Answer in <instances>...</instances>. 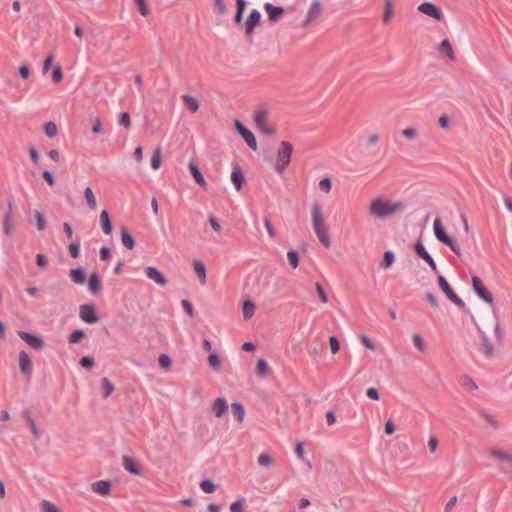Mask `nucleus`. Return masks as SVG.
<instances>
[{"instance_id": "26", "label": "nucleus", "mask_w": 512, "mask_h": 512, "mask_svg": "<svg viewBox=\"0 0 512 512\" xmlns=\"http://www.w3.org/2000/svg\"><path fill=\"white\" fill-rule=\"evenodd\" d=\"M439 51H440V53L445 54L449 58V60H451V61L456 60V55H455L452 45L448 39H444L441 41V43L439 45Z\"/></svg>"}, {"instance_id": "38", "label": "nucleus", "mask_w": 512, "mask_h": 512, "mask_svg": "<svg viewBox=\"0 0 512 512\" xmlns=\"http://www.w3.org/2000/svg\"><path fill=\"white\" fill-rule=\"evenodd\" d=\"M162 151H161V148L160 147H157L154 151H153V154H152V157H151V167L154 169V170H157L160 168L161 166V157H162Z\"/></svg>"}, {"instance_id": "37", "label": "nucleus", "mask_w": 512, "mask_h": 512, "mask_svg": "<svg viewBox=\"0 0 512 512\" xmlns=\"http://www.w3.org/2000/svg\"><path fill=\"white\" fill-rule=\"evenodd\" d=\"M86 337V333L84 330L77 329L74 330L68 337V342L70 344H76L79 343L81 340H83Z\"/></svg>"}, {"instance_id": "14", "label": "nucleus", "mask_w": 512, "mask_h": 512, "mask_svg": "<svg viewBox=\"0 0 512 512\" xmlns=\"http://www.w3.org/2000/svg\"><path fill=\"white\" fill-rule=\"evenodd\" d=\"M18 335L23 341H25L31 348L35 350H41L45 346V342L42 338L29 332L19 331Z\"/></svg>"}, {"instance_id": "5", "label": "nucleus", "mask_w": 512, "mask_h": 512, "mask_svg": "<svg viewBox=\"0 0 512 512\" xmlns=\"http://www.w3.org/2000/svg\"><path fill=\"white\" fill-rule=\"evenodd\" d=\"M437 280H438L439 288L443 291V293L446 295V297L451 302H453L456 306H458L462 311L469 312L465 302L450 287L446 278L442 275H439Z\"/></svg>"}, {"instance_id": "46", "label": "nucleus", "mask_w": 512, "mask_h": 512, "mask_svg": "<svg viewBox=\"0 0 512 512\" xmlns=\"http://www.w3.org/2000/svg\"><path fill=\"white\" fill-rule=\"evenodd\" d=\"M395 260L394 253L391 251H386L383 256V260L381 262V267L389 268Z\"/></svg>"}, {"instance_id": "42", "label": "nucleus", "mask_w": 512, "mask_h": 512, "mask_svg": "<svg viewBox=\"0 0 512 512\" xmlns=\"http://www.w3.org/2000/svg\"><path fill=\"white\" fill-rule=\"evenodd\" d=\"M41 512H61L59 508L48 500H42L40 503Z\"/></svg>"}, {"instance_id": "63", "label": "nucleus", "mask_w": 512, "mask_h": 512, "mask_svg": "<svg viewBox=\"0 0 512 512\" xmlns=\"http://www.w3.org/2000/svg\"><path fill=\"white\" fill-rule=\"evenodd\" d=\"M413 343H414L415 347H416L419 351L423 352V351L425 350V344H424V341H423L422 337H421L419 334H415V335L413 336Z\"/></svg>"}, {"instance_id": "13", "label": "nucleus", "mask_w": 512, "mask_h": 512, "mask_svg": "<svg viewBox=\"0 0 512 512\" xmlns=\"http://www.w3.org/2000/svg\"><path fill=\"white\" fill-rule=\"evenodd\" d=\"M322 4L319 0H314L307 12L306 19L302 22V28H307L309 24L319 18L322 14Z\"/></svg>"}, {"instance_id": "47", "label": "nucleus", "mask_w": 512, "mask_h": 512, "mask_svg": "<svg viewBox=\"0 0 512 512\" xmlns=\"http://www.w3.org/2000/svg\"><path fill=\"white\" fill-rule=\"evenodd\" d=\"M34 217L37 222V229L39 231H44L46 229V220L44 215L40 211L36 210L34 212Z\"/></svg>"}, {"instance_id": "31", "label": "nucleus", "mask_w": 512, "mask_h": 512, "mask_svg": "<svg viewBox=\"0 0 512 512\" xmlns=\"http://www.w3.org/2000/svg\"><path fill=\"white\" fill-rule=\"evenodd\" d=\"M193 265H194L195 273H196L197 277L199 278L201 284H205L206 283V267H205L204 263L200 260H195Z\"/></svg>"}, {"instance_id": "33", "label": "nucleus", "mask_w": 512, "mask_h": 512, "mask_svg": "<svg viewBox=\"0 0 512 512\" xmlns=\"http://www.w3.org/2000/svg\"><path fill=\"white\" fill-rule=\"evenodd\" d=\"M256 311V305L252 300H245L243 303V317L250 319Z\"/></svg>"}, {"instance_id": "30", "label": "nucleus", "mask_w": 512, "mask_h": 512, "mask_svg": "<svg viewBox=\"0 0 512 512\" xmlns=\"http://www.w3.org/2000/svg\"><path fill=\"white\" fill-rule=\"evenodd\" d=\"M111 490V482H93L92 491L101 494L108 495Z\"/></svg>"}, {"instance_id": "64", "label": "nucleus", "mask_w": 512, "mask_h": 512, "mask_svg": "<svg viewBox=\"0 0 512 512\" xmlns=\"http://www.w3.org/2000/svg\"><path fill=\"white\" fill-rule=\"evenodd\" d=\"M231 512H244L243 500H237L230 505Z\"/></svg>"}, {"instance_id": "45", "label": "nucleus", "mask_w": 512, "mask_h": 512, "mask_svg": "<svg viewBox=\"0 0 512 512\" xmlns=\"http://www.w3.org/2000/svg\"><path fill=\"white\" fill-rule=\"evenodd\" d=\"M44 131H45V134L49 138L55 137L57 135V133H58L57 126H56V124L54 122H47V123H45Z\"/></svg>"}, {"instance_id": "29", "label": "nucleus", "mask_w": 512, "mask_h": 512, "mask_svg": "<svg viewBox=\"0 0 512 512\" xmlns=\"http://www.w3.org/2000/svg\"><path fill=\"white\" fill-rule=\"evenodd\" d=\"M231 411L237 422L240 424L243 423L245 417L244 406L239 402H234L231 405Z\"/></svg>"}, {"instance_id": "32", "label": "nucleus", "mask_w": 512, "mask_h": 512, "mask_svg": "<svg viewBox=\"0 0 512 512\" xmlns=\"http://www.w3.org/2000/svg\"><path fill=\"white\" fill-rule=\"evenodd\" d=\"M182 100L184 101V103L186 104L187 108L191 112L198 111V109H199V101L194 96L185 94V95L182 96Z\"/></svg>"}, {"instance_id": "61", "label": "nucleus", "mask_w": 512, "mask_h": 512, "mask_svg": "<svg viewBox=\"0 0 512 512\" xmlns=\"http://www.w3.org/2000/svg\"><path fill=\"white\" fill-rule=\"evenodd\" d=\"M329 343H330L331 352L333 354L338 353L339 350H340V342L337 339V337L336 336H330L329 337Z\"/></svg>"}, {"instance_id": "60", "label": "nucleus", "mask_w": 512, "mask_h": 512, "mask_svg": "<svg viewBox=\"0 0 512 512\" xmlns=\"http://www.w3.org/2000/svg\"><path fill=\"white\" fill-rule=\"evenodd\" d=\"M54 58H55V56L53 53H49L47 55L46 59L44 60L43 67H42V72L44 74H46L49 71V69L51 68Z\"/></svg>"}, {"instance_id": "49", "label": "nucleus", "mask_w": 512, "mask_h": 512, "mask_svg": "<svg viewBox=\"0 0 512 512\" xmlns=\"http://www.w3.org/2000/svg\"><path fill=\"white\" fill-rule=\"evenodd\" d=\"M159 366L165 370L170 369L172 361L167 354H161L158 358Z\"/></svg>"}, {"instance_id": "59", "label": "nucleus", "mask_w": 512, "mask_h": 512, "mask_svg": "<svg viewBox=\"0 0 512 512\" xmlns=\"http://www.w3.org/2000/svg\"><path fill=\"white\" fill-rule=\"evenodd\" d=\"M214 7L218 14L225 15L227 14V7L223 0H213Z\"/></svg>"}, {"instance_id": "43", "label": "nucleus", "mask_w": 512, "mask_h": 512, "mask_svg": "<svg viewBox=\"0 0 512 512\" xmlns=\"http://www.w3.org/2000/svg\"><path fill=\"white\" fill-rule=\"evenodd\" d=\"M118 123L123 126L126 130L131 128V118L128 112H122L118 116Z\"/></svg>"}, {"instance_id": "56", "label": "nucleus", "mask_w": 512, "mask_h": 512, "mask_svg": "<svg viewBox=\"0 0 512 512\" xmlns=\"http://www.w3.org/2000/svg\"><path fill=\"white\" fill-rule=\"evenodd\" d=\"M80 365L83 368L91 369L95 365L94 358L90 356H84L80 359Z\"/></svg>"}, {"instance_id": "41", "label": "nucleus", "mask_w": 512, "mask_h": 512, "mask_svg": "<svg viewBox=\"0 0 512 512\" xmlns=\"http://www.w3.org/2000/svg\"><path fill=\"white\" fill-rule=\"evenodd\" d=\"M479 415L493 428H498V422L494 419L492 415H490L485 409L479 408L478 410Z\"/></svg>"}, {"instance_id": "12", "label": "nucleus", "mask_w": 512, "mask_h": 512, "mask_svg": "<svg viewBox=\"0 0 512 512\" xmlns=\"http://www.w3.org/2000/svg\"><path fill=\"white\" fill-rule=\"evenodd\" d=\"M418 10L421 13H423V14H425V15H427V16H429V17H431V18H433V19H435L437 21H443V19H444L443 12L434 3L424 2V3H422V4H420L418 6Z\"/></svg>"}, {"instance_id": "20", "label": "nucleus", "mask_w": 512, "mask_h": 512, "mask_svg": "<svg viewBox=\"0 0 512 512\" xmlns=\"http://www.w3.org/2000/svg\"><path fill=\"white\" fill-rule=\"evenodd\" d=\"M188 168H189V171H190L191 175L193 176L195 182L201 188L206 189L207 183H206L204 176H203L201 170L199 169V167L193 161H190L188 164Z\"/></svg>"}, {"instance_id": "11", "label": "nucleus", "mask_w": 512, "mask_h": 512, "mask_svg": "<svg viewBox=\"0 0 512 512\" xmlns=\"http://www.w3.org/2000/svg\"><path fill=\"white\" fill-rule=\"evenodd\" d=\"M235 128L246 144L252 149L257 150V141L254 134L244 126L239 120H235Z\"/></svg>"}, {"instance_id": "10", "label": "nucleus", "mask_w": 512, "mask_h": 512, "mask_svg": "<svg viewBox=\"0 0 512 512\" xmlns=\"http://www.w3.org/2000/svg\"><path fill=\"white\" fill-rule=\"evenodd\" d=\"M79 316L82 321L88 324H95L99 321L96 307L93 304H83L79 307Z\"/></svg>"}, {"instance_id": "35", "label": "nucleus", "mask_w": 512, "mask_h": 512, "mask_svg": "<svg viewBox=\"0 0 512 512\" xmlns=\"http://www.w3.org/2000/svg\"><path fill=\"white\" fill-rule=\"evenodd\" d=\"M22 416L27 421V423L29 424L32 434L36 438H38L39 437V430L37 428V425H36L35 421L32 419V417L30 415V411L29 410H24L22 412Z\"/></svg>"}, {"instance_id": "62", "label": "nucleus", "mask_w": 512, "mask_h": 512, "mask_svg": "<svg viewBox=\"0 0 512 512\" xmlns=\"http://www.w3.org/2000/svg\"><path fill=\"white\" fill-rule=\"evenodd\" d=\"M181 305L184 309V311L190 316V317H193L194 316V308H193V305L192 303L187 300V299H184L181 301Z\"/></svg>"}, {"instance_id": "48", "label": "nucleus", "mask_w": 512, "mask_h": 512, "mask_svg": "<svg viewBox=\"0 0 512 512\" xmlns=\"http://www.w3.org/2000/svg\"><path fill=\"white\" fill-rule=\"evenodd\" d=\"M208 363L209 365L216 371H218L221 367V359L220 357L215 354V353H211L209 356H208Z\"/></svg>"}, {"instance_id": "3", "label": "nucleus", "mask_w": 512, "mask_h": 512, "mask_svg": "<svg viewBox=\"0 0 512 512\" xmlns=\"http://www.w3.org/2000/svg\"><path fill=\"white\" fill-rule=\"evenodd\" d=\"M294 147L288 141H282L279 145L276 155L275 169L279 174H282L289 166Z\"/></svg>"}, {"instance_id": "22", "label": "nucleus", "mask_w": 512, "mask_h": 512, "mask_svg": "<svg viewBox=\"0 0 512 512\" xmlns=\"http://www.w3.org/2000/svg\"><path fill=\"white\" fill-rule=\"evenodd\" d=\"M19 366L20 370L25 375H30L32 372L31 359L26 351L22 350L19 353Z\"/></svg>"}, {"instance_id": "34", "label": "nucleus", "mask_w": 512, "mask_h": 512, "mask_svg": "<svg viewBox=\"0 0 512 512\" xmlns=\"http://www.w3.org/2000/svg\"><path fill=\"white\" fill-rule=\"evenodd\" d=\"M84 198L86 200V203L88 207L91 210H95L97 207L96 197L90 187L85 188L84 190Z\"/></svg>"}, {"instance_id": "25", "label": "nucleus", "mask_w": 512, "mask_h": 512, "mask_svg": "<svg viewBox=\"0 0 512 512\" xmlns=\"http://www.w3.org/2000/svg\"><path fill=\"white\" fill-rule=\"evenodd\" d=\"M228 404L224 398H217L212 404V411L218 418L222 417L227 411Z\"/></svg>"}, {"instance_id": "8", "label": "nucleus", "mask_w": 512, "mask_h": 512, "mask_svg": "<svg viewBox=\"0 0 512 512\" xmlns=\"http://www.w3.org/2000/svg\"><path fill=\"white\" fill-rule=\"evenodd\" d=\"M472 288L479 298L488 304H493L494 298L492 294L485 287L483 281L478 276L472 277Z\"/></svg>"}, {"instance_id": "21", "label": "nucleus", "mask_w": 512, "mask_h": 512, "mask_svg": "<svg viewBox=\"0 0 512 512\" xmlns=\"http://www.w3.org/2000/svg\"><path fill=\"white\" fill-rule=\"evenodd\" d=\"M123 466L126 471L135 476L141 475V468L139 464L129 456H123Z\"/></svg>"}, {"instance_id": "6", "label": "nucleus", "mask_w": 512, "mask_h": 512, "mask_svg": "<svg viewBox=\"0 0 512 512\" xmlns=\"http://www.w3.org/2000/svg\"><path fill=\"white\" fill-rule=\"evenodd\" d=\"M254 122L258 130L267 136H274L276 134V128L268 123L267 111L258 110L254 113Z\"/></svg>"}, {"instance_id": "7", "label": "nucleus", "mask_w": 512, "mask_h": 512, "mask_svg": "<svg viewBox=\"0 0 512 512\" xmlns=\"http://www.w3.org/2000/svg\"><path fill=\"white\" fill-rule=\"evenodd\" d=\"M261 18V13L256 9H253L247 17L245 22V37L250 42H252L254 30L260 24Z\"/></svg>"}, {"instance_id": "53", "label": "nucleus", "mask_w": 512, "mask_h": 512, "mask_svg": "<svg viewBox=\"0 0 512 512\" xmlns=\"http://www.w3.org/2000/svg\"><path fill=\"white\" fill-rule=\"evenodd\" d=\"M91 131H92L93 134H102V133H104V129H103V125H102L100 117H96L93 120V125H92Z\"/></svg>"}, {"instance_id": "16", "label": "nucleus", "mask_w": 512, "mask_h": 512, "mask_svg": "<svg viewBox=\"0 0 512 512\" xmlns=\"http://www.w3.org/2000/svg\"><path fill=\"white\" fill-rule=\"evenodd\" d=\"M478 331L481 340V352L487 359H490L495 355L494 346L488 336L480 328H478Z\"/></svg>"}, {"instance_id": "28", "label": "nucleus", "mask_w": 512, "mask_h": 512, "mask_svg": "<svg viewBox=\"0 0 512 512\" xmlns=\"http://www.w3.org/2000/svg\"><path fill=\"white\" fill-rule=\"evenodd\" d=\"M121 241L123 246L127 249L132 250L135 247V240L132 235L129 233L126 227L121 228Z\"/></svg>"}, {"instance_id": "55", "label": "nucleus", "mask_w": 512, "mask_h": 512, "mask_svg": "<svg viewBox=\"0 0 512 512\" xmlns=\"http://www.w3.org/2000/svg\"><path fill=\"white\" fill-rule=\"evenodd\" d=\"M414 251L418 255L419 258L424 257V255L428 253L421 240H418L414 244Z\"/></svg>"}, {"instance_id": "54", "label": "nucleus", "mask_w": 512, "mask_h": 512, "mask_svg": "<svg viewBox=\"0 0 512 512\" xmlns=\"http://www.w3.org/2000/svg\"><path fill=\"white\" fill-rule=\"evenodd\" d=\"M69 254L72 258L76 259L80 255V244L78 242H72L69 244Z\"/></svg>"}, {"instance_id": "19", "label": "nucleus", "mask_w": 512, "mask_h": 512, "mask_svg": "<svg viewBox=\"0 0 512 512\" xmlns=\"http://www.w3.org/2000/svg\"><path fill=\"white\" fill-rule=\"evenodd\" d=\"M231 181L235 186L237 191H240L245 182V177L242 172L241 167L238 164L233 165L232 173H231Z\"/></svg>"}, {"instance_id": "17", "label": "nucleus", "mask_w": 512, "mask_h": 512, "mask_svg": "<svg viewBox=\"0 0 512 512\" xmlns=\"http://www.w3.org/2000/svg\"><path fill=\"white\" fill-rule=\"evenodd\" d=\"M490 455L503 462L504 469H512V453L504 452L500 449H492Z\"/></svg>"}, {"instance_id": "51", "label": "nucleus", "mask_w": 512, "mask_h": 512, "mask_svg": "<svg viewBox=\"0 0 512 512\" xmlns=\"http://www.w3.org/2000/svg\"><path fill=\"white\" fill-rule=\"evenodd\" d=\"M315 289L319 296L320 301L322 303H327L328 302L327 293L325 292L324 288L322 287V285L319 282L315 283Z\"/></svg>"}, {"instance_id": "27", "label": "nucleus", "mask_w": 512, "mask_h": 512, "mask_svg": "<svg viewBox=\"0 0 512 512\" xmlns=\"http://www.w3.org/2000/svg\"><path fill=\"white\" fill-rule=\"evenodd\" d=\"M69 276H70L71 280L75 284H78V285H82L86 281V274H85L84 269H82V268L71 269L69 272Z\"/></svg>"}, {"instance_id": "1", "label": "nucleus", "mask_w": 512, "mask_h": 512, "mask_svg": "<svg viewBox=\"0 0 512 512\" xmlns=\"http://www.w3.org/2000/svg\"><path fill=\"white\" fill-rule=\"evenodd\" d=\"M403 208L404 204L402 201L392 203L382 197H377L370 202L369 213L376 218L384 219L401 211Z\"/></svg>"}, {"instance_id": "18", "label": "nucleus", "mask_w": 512, "mask_h": 512, "mask_svg": "<svg viewBox=\"0 0 512 512\" xmlns=\"http://www.w3.org/2000/svg\"><path fill=\"white\" fill-rule=\"evenodd\" d=\"M264 9L268 14V19L271 22H277L285 13V10L281 6H274L271 3H265Z\"/></svg>"}, {"instance_id": "58", "label": "nucleus", "mask_w": 512, "mask_h": 512, "mask_svg": "<svg viewBox=\"0 0 512 512\" xmlns=\"http://www.w3.org/2000/svg\"><path fill=\"white\" fill-rule=\"evenodd\" d=\"M63 79V72H62V68L57 65L54 67L53 69V72H52V80L53 82L55 83H59L61 82Z\"/></svg>"}, {"instance_id": "24", "label": "nucleus", "mask_w": 512, "mask_h": 512, "mask_svg": "<svg viewBox=\"0 0 512 512\" xmlns=\"http://www.w3.org/2000/svg\"><path fill=\"white\" fill-rule=\"evenodd\" d=\"M100 224L103 232L106 235H110L113 231V225L110 220L109 212L107 210H102L100 213Z\"/></svg>"}, {"instance_id": "23", "label": "nucleus", "mask_w": 512, "mask_h": 512, "mask_svg": "<svg viewBox=\"0 0 512 512\" xmlns=\"http://www.w3.org/2000/svg\"><path fill=\"white\" fill-rule=\"evenodd\" d=\"M88 289L94 294L98 295L101 291V278L97 272H93L90 274L88 279Z\"/></svg>"}, {"instance_id": "4", "label": "nucleus", "mask_w": 512, "mask_h": 512, "mask_svg": "<svg viewBox=\"0 0 512 512\" xmlns=\"http://www.w3.org/2000/svg\"><path fill=\"white\" fill-rule=\"evenodd\" d=\"M433 229L435 237L439 242L448 246L455 254L460 255L458 243L446 233L443 223L439 217L434 220Z\"/></svg>"}, {"instance_id": "36", "label": "nucleus", "mask_w": 512, "mask_h": 512, "mask_svg": "<svg viewBox=\"0 0 512 512\" xmlns=\"http://www.w3.org/2000/svg\"><path fill=\"white\" fill-rule=\"evenodd\" d=\"M101 386L104 398H108L115 390L114 384L106 377L102 378Z\"/></svg>"}, {"instance_id": "57", "label": "nucleus", "mask_w": 512, "mask_h": 512, "mask_svg": "<svg viewBox=\"0 0 512 512\" xmlns=\"http://www.w3.org/2000/svg\"><path fill=\"white\" fill-rule=\"evenodd\" d=\"M319 188H320L321 191H324L326 193L330 192V190L332 188L331 179L326 177V178H323L322 180H320Z\"/></svg>"}, {"instance_id": "2", "label": "nucleus", "mask_w": 512, "mask_h": 512, "mask_svg": "<svg viewBox=\"0 0 512 512\" xmlns=\"http://www.w3.org/2000/svg\"><path fill=\"white\" fill-rule=\"evenodd\" d=\"M312 215V225L315 234L317 235L319 241L326 247L329 248L331 246L330 236L328 234V228L325 224V220L322 214V207L319 203H314L311 210Z\"/></svg>"}, {"instance_id": "52", "label": "nucleus", "mask_w": 512, "mask_h": 512, "mask_svg": "<svg viewBox=\"0 0 512 512\" xmlns=\"http://www.w3.org/2000/svg\"><path fill=\"white\" fill-rule=\"evenodd\" d=\"M273 462H274L273 458L267 453H262L258 457V463L261 466H270L273 464Z\"/></svg>"}, {"instance_id": "40", "label": "nucleus", "mask_w": 512, "mask_h": 512, "mask_svg": "<svg viewBox=\"0 0 512 512\" xmlns=\"http://www.w3.org/2000/svg\"><path fill=\"white\" fill-rule=\"evenodd\" d=\"M133 3L136 6L138 12L143 17H147L150 15V10L148 8L146 0H133Z\"/></svg>"}, {"instance_id": "15", "label": "nucleus", "mask_w": 512, "mask_h": 512, "mask_svg": "<svg viewBox=\"0 0 512 512\" xmlns=\"http://www.w3.org/2000/svg\"><path fill=\"white\" fill-rule=\"evenodd\" d=\"M145 274L150 280H153L155 283L162 287H165L168 284L167 278L156 267H146Z\"/></svg>"}, {"instance_id": "9", "label": "nucleus", "mask_w": 512, "mask_h": 512, "mask_svg": "<svg viewBox=\"0 0 512 512\" xmlns=\"http://www.w3.org/2000/svg\"><path fill=\"white\" fill-rule=\"evenodd\" d=\"M14 213H13V201L11 198L7 200V211L3 217V233L10 237L14 233Z\"/></svg>"}, {"instance_id": "44", "label": "nucleus", "mask_w": 512, "mask_h": 512, "mask_svg": "<svg viewBox=\"0 0 512 512\" xmlns=\"http://www.w3.org/2000/svg\"><path fill=\"white\" fill-rule=\"evenodd\" d=\"M287 257L290 266L295 269L299 265V253L296 250H289L287 252Z\"/></svg>"}, {"instance_id": "39", "label": "nucleus", "mask_w": 512, "mask_h": 512, "mask_svg": "<svg viewBox=\"0 0 512 512\" xmlns=\"http://www.w3.org/2000/svg\"><path fill=\"white\" fill-rule=\"evenodd\" d=\"M268 370H269L268 363L264 359L260 358L256 364L255 373L258 376L264 377L267 375Z\"/></svg>"}, {"instance_id": "50", "label": "nucleus", "mask_w": 512, "mask_h": 512, "mask_svg": "<svg viewBox=\"0 0 512 512\" xmlns=\"http://www.w3.org/2000/svg\"><path fill=\"white\" fill-rule=\"evenodd\" d=\"M393 5H384V13L382 21L384 24H388L393 16Z\"/></svg>"}]
</instances>
